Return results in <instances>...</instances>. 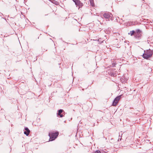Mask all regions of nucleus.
<instances>
[{"label": "nucleus", "mask_w": 153, "mask_h": 153, "mask_svg": "<svg viewBox=\"0 0 153 153\" xmlns=\"http://www.w3.org/2000/svg\"><path fill=\"white\" fill-rule=\"evenodd\" d=\"M153 54V50L150 49L144 51V53L143 54V57L146 59L150 58Z\"/></svg>", "instance_id": "1"}, {"label": "nucleus", "mask_w": 153, "mask_h": 153, "mask_svg": "<svg viewBox=\"0 0 153 153\" xmlns=\"http://www.w3.org/2000/svg\"><path fill=\"white\" fill-rule=\"evenodd\" d=\"M142 31L140 29H137L135 30L134 38L136 39H140L142 35Z\"/></svg>", "instance_id": "2"}, {"label": "nucleus", "mask_w": 153, "mask_h": 153, "mask_svg": "<svg viewBox=\"0 0 153 153\" xmlns=\"http://www.w3.org/2000/svg\"><path fill=\"white\" fill-rule=\"evenodd\" d=\"M58 134L59 133L58 132L55 133H50L49 136L50 137V140L52 141L54 140L57 137Z\"/></svg>", "instance_id": "3"}, {"label": "nucleus", "mask_w": 153, "mask_h": 153, "mask_svg": "<svg viewBox=\"0 0 153 153\" xmlns=\"http://www.w3.org/2000/svg\"><path fill=\"white\" fill-rule=\"evenodd\" d=\"M121 95L117 97L114 99V102H113L112 105L114 106H116L117 105V104L118 103L119 101L120 100L121 98Z\"/></svg>", "instance_id": "4"}, {"label": "nucleus", "mask_w": 153, "mask_h": 153, "mask_svg": "<svg viewBox=\"0 0 153 153\" xmlns=\"http://www.w3.org/2000/svg\"><path fill=\"white\" fill-rule=\"evenodd\" d=\"M73 1L75 2V4L76 5V7H79V8L82 6L83 4L82 3H81L79 0H73Z\"/></svg>", "instance_id": "5"}, {"label": "nucleus", "mask_w": 153, "mask_h": 153, "mask_svg": "<svg viewBox=\"0 0 153 153\" xmlns=\"http://www.w3.org/2000/svg\"><path fill=\"white\" fill-rule=\"evenodd\" d=\"M112 15L110 13H105L103 14L105 18L108 19H111L112 18Z\"/></svg>", "instance_id": "6"}, {"label": "nucleus", "mask_w": 153, "mask_h": 153, "mask_svg": "<svg viewBox=\"0 0 153 153\" xmlns=\"http://www.w3.org/2000/svg\"><path fill=\"white\" fill-rule=\"evenodd\" d=\"M63 112V110L62 109H60L58 111V112L57 114L58 115L60 116V117H63V113L61 114Z\"/></svg>", "instance_id": "7"}, {"label": "nucleus", "mask_w": 153, "mask_h": 153, "mask_svg": "<svg viewBox=\"0 0 153 153\" xmlns=\"http://www.w3.org/2000/svg\"><path fill=\"white\" fill-rule=\"evenodd\" d=\"M25 131L24 132V134H26L27 136L30 133V130L27 128H25Z\"/></svg>", "instance_id": "8"}, {"label": "nucleus", "mask_w": 153, "mask_h": 153, "mask_svg": "<svg viewBox=\"0 0 153 153\" xmlns=\"http://www.w3.org/2000/svg\"><path fill=\"white\" fill-rule=\"evenodd\" d=\"M135 33V30H132L130 31V33H128V34H130V35L131 36H132L133 35H134V33Z\"/></svg>", "instance_id": "9"}, {"label": "nucleus", "mask_w": 153, "mask_h": 153, "mask_svg": "<svg viewBox=\"0 0 153 153\" xmlns=\"http://www.w3.org/2000/svg\"><path fill=\"white\" fill-rule=\"evenodd\" d=\"M89 1L91 5L92 6H94V0H89Z\"/></svg>", "instance_id": "10"}, {"label": "nucleus", "mask_w": 153, "mask_h": 153, "mask_svg": "<svg viewBox=\"0 0 153 153\" xmlns=\"http://www.w3.org/2000/svg\"><path fill=\"white\" fill-rule=\"evenodd\" d=\"M93 153H101L100 152L99 150H97V151Z\"/></svg>", "instance_id": "11"}]
</instances>
